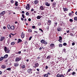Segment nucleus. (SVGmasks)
<instances>
[{
    "instance_id": "obj_1",
    "label": "nucleus",
    "mask_w": 77,
    "mask_h": 77,
    "mask_svg": "<svg viewBox=\"0 0 77 77\" xmlns=\"http://www.w3.org/2000/svg\"><path fill=\"white\" fill-rule=\"evenodd\" d=\"M40 42L41 43H43V44H44V45H46V44H48L47 42L44 40V39L41 40Z\"/></svg>"
},
{
    "instance_id": "obj_2",
    "label": "nucleus",
    "mask_w": 77,
    "mask_h": 77,
    "mask_svg": "<svg viewBox=\"0 0 77 77\" xmlns=\"http://www.w3.org/2000/svg\"><path fill=\"white\" fill-rule=\"evenodd\" d=\"M4 49L5 53H9V51H9V50L8 49V48L7 47H5Z\"/></svg>"
},
{
    "instance_id": "obj_3",
    "label": "nucleus",
    "mask_w": 77,
    "mask_h": 77,
    "mask_svg": "<svg viewBox=\"0 0 77 77\" xmlns=\"http://www.w3.org/2000/svg\"><path fill=\"white\" fill-rule=\"evenodd\" d=\"M21 59H22V58L20 57H17L15 59V61L19 62V61H20V60H21Z\"/></svg>"
},
{
    "instance_id": "obj_4",
    "label": "nucleus",
    "mask_w": 77,
    "mask_h": 77,
    "mask_svg": "<svg viewBox=\"0 0 77 77\" xmlns=\"http://www.w3.org/2000/svg\"><path fill=\"white\" fill-rule=\"evenodd\" d=\"M58 3V2H57V1H54V2H53L52 4V6H54V7H56V5L58 4H57Z\"/></svg>"
},
{
    "instance_id": "obj_5",
    "label": "nucleus",
    "mask_w": 77,
    "mask_h": 77,
    "mask_svg": "<svg viewBox=\"0 0 77 77\" xmlns=\"http://www.w3.org/2000/svg\"><path fill=\"white\" fill-rule=\"evenodd\" d=\"M50 48H51V49H53V48H54L55 47V46L54 45V44L52 43L50 45Z\"/></svg>"
},
{
    "instance_id": "obj_6",
    "label": "nucleus",
    "mask_w": 77,
    "mask_h": 77,
    "mask_svg": "<svg viewBox=\"0 0 77 77\" xmlns=\"http://www.w3.org/2000/svg\"><path fill=\"white\" fill-rule=\"evenodd\" d=\"M39 9L41 11H44V10H45V7L43 6H40V7Z\"/></svg>"
},
{
    "instance_id": "obj_7",
    "label": "nucleus",
    "mask_w": 77,
    "mask_h": 77,
    "mask_svg": "<svg viewBox=\"0 0 77 77\" xmlns=\"http://www.w3.org/2000/svg\"><path fill=\"white\" fill-rule=\"evenodd\" d=\"M27 72L29 74H32V70L31 69H29L27 70Z\"/></svg>"
},
{
    "instance_id": "obj_8",
    "label": "nucleus",
    "mask_w": 77,
    "mask_h": 77,
    "mask_svg": "<svg viewBox=\"0 0 77 77\" xmlns=\"http://www.w3.org/2000/svg\"><path fill=\"white\" fill-rule=\"evenodd\" d=\"M34 65L35 66H34V68H35V67H38L39 66V64L38 63H34Z\"/></svg>"
},
{
    "instance_id": "obj_9",
    "label": "nucleus",
    "mask_w": 77,
    "mask_h": 77,
    "mask_svg": "<svg viewBox=\"0 0 77 77\" xmlns=\"http://www.w3.org/2000/svg\"><path fill=\"white\" fill-rule=\"evenodd\" d=\"M26 8L27 10H29L30 9V5L29 4H27V6H26Z\"/></svg>"
},
{
    "instance_id": "obj_10",
    "label": "nucleus",
    "mask_w": 77,
    "mask_h": 77,
    "mask_svg": "<svg viewBox=\"0 0 77 77\" xmlns=\"http://www.w3.org/2000/svg\"><path fill=\"white\" fill-rule=\"evenodd\" d=\"M47 24L48 26H49V25H51V20H48V21Z\"/></svg>"
},
{
    "instance_id": "obj_11",
    "label": "nucleus",
    "mask_w": 77,
    "mask_h": 77,
    "mask_svg": "<svg viewBox=\"0 0 77 77\" xmlns=\"http://www.w3.org/2000/svg\"><path fill=\"white\" fill-rule=\"evenodd\" d=\"M19 65V64H18V63L16 62L14 63V66H18Z\"/></svg>"
},
{
    "instance_id": "obj_12",
    "label": "nucleus",
    "mask_w": 77,
    "mask_h": 77,
    "mask_svg": "<svg viewBox=\"0 0 77 77\" xmlns=\"http://www.w3.org/2000/svg\"><path fill=\"white\" fill-rule=\"evenodd\" d=\"M68 15L69 17H73V16H74V14H73V13H69V14Z\"/></svg>"
},
{
    "instance_id": "obj_13",
    "label": "nucleus",
    "mask_w": 77,
    "mask_h": 77,
    "mask_svg": "<svg viewBox=\"0 0 77 77\" xmlns=\"http://www.w3.org/2000/svg\"><path fill=\"white\" fill-rule=\"evenodd\" d=\"M63 10L64 12H66V11H68V8H64V7H63Z\"/></svg>"
},
{
    "instance_id": "obj_14",
    "label": "nucleus",
    "mask_w": 77,
    "mask_h": 77,
    "mask_svg": "<svg viewBox=\"0 0 77 77\" xmlns=\"http://www.w3.org/2000/svg\"><path fill=\"white\" fill-rule=\"evenodd\" d=\"M37 59L38 60H42L43 59L42 58L38 57L37 58Z\"/></svg>"
},
{
    "instance_id": "obj_15",
    "label": "nucleus",
    "mask_w": 77,
    "mask_h": 77,
    "mask_svg": "<svg viewBox=\"0 0 77 77\" xmlns=\"http://www.w3.org/2000/svg\"><path fill=\"white\" fill-rule=\"evenodd\" d=\"M57 22L56 21H55L54 22V26L56 27V26H57Z\"/></svg>"
},
{
    "instance_id": "obj_16",
    "label": "nucleus",
    "mask_w": 77,
    "mask_h": 77,
    "mask_svg": "<svg viewBox=\"0 0 77 77\" xmlns=\"http://www.w3.org/2000/svg\"><path fill=\"white\" fill-rule=\"evenodd\" d=\"M21 37L22 38H24V33H23V32L22 33V34L21 35Z\"/></svg>"
},
{
    "instance_id": "obj_17",
    "label": "nucleus",
    "mask_w": 77,
    "mask_h": 77,
    "mask_svg": "<svg viewBox=\"0 0 77 77\" xmlns=\"http://www.w3.org/2000/svg\"><path fill=\"white\" fill-rule=\"evenodd\" d=\"M5 37H2L0 39V41H3L5 39Z\"/></svg>"
},
{
    "instance_id": "obj_18",
    "label": "nucleus",
    "mask_w": 77,
    "mask_h": 77,
    "mask_svg": "<svg viewBox=\"0 0 77 77\" xmlns=\"http://www.w3.org/2000/svg\"><path fill=\"white\" fill-rule=\"evenodd\" d=\"M50 4L48 2H46L45 3V5H46L47 6H50Z\"/></svg>"
},
{
    "instance_id": "obj_19",
    "label": "nucleus",
    "mask_w": 77,
    "mask_h": 77,
    "mask_svg": "<svg viewBox=\"0 0 77 77\" xmlns=\"http://www.w3.org/2000/svg\"><path fill=\"white\" fill-rule=\"evenodd\" d=\"M10 29L11 30H14L15 29V26H11L10 27Z\"/></svg>"
},
{
    "instance_id": "obj_20",
    "label": "nucleus",
    "mask_w": 77,
    "mask_h": 77,
    "mask_svg": "<svg viewBox=\"0 0 77 77\" xmlns=\"http://www.w3.org/2000/svg\"><path fill=\"white\" fill-rule=\"evenodd\" d=\"M51 55H48L46 59H49V60H50V58H51Z\"/></svg>"
},
{
    "instance_id": "obj_21",
    "label": "nucleus",
    "mask_w": 77,
    "mask_h": 77,
    "mask_svg": "<svg viewBox=\"0 0 77 77\" xmlns=\"http://www.w3.org/2000/svg\"><path fill=\"white\" fill-rule=\"evenodd\" d=\"M57 30L58 32H60V31L61 30V28H60V27H58V28H57Z\"/></svg>"
},
{
    "instance_id": "obj_22",
    "label": "nucleus",
    "mask_w": 77,
    "mask_h": 77,
    "mask_svg": "<svg viewBox=\"0 0 77 77\" xmlns=\"http://www.w3.org/2000/svg\"><path fill=\"white\" fill-rule=\"evenodd\" d=\"M34 3L35 5H36V4H37V3H38V0H35L34 1Z\"/></svg>"
},
{
    "instance_id": "obj_23",
    "label": "nucleus",
    "mask_w": 77,
    "mask_h": 77,
    "mask_svg": "<svg viewBox=\"0 0 77 77\" xmlns=\"http://www.w3.org/2000/svg\"><path fill=\"white\" fill-rule=\"evenodd\" d=\"M8 57V55L6 54L4 56V59H6Z\"/></svg>"
},
{
    "instance_id": "obj_24",
    "label": "nucleus",
    "mask_w": 77,
    "mask_h": 77,
    "mask_svg": "<svg viewBox=\"0 0 77 77\" xmlns=\"http://www.w3.org/2000/svg\"><path fill=\"white\" fill-rule=\"evenodd\" d=\"M28 32H29V33H31L32 32V30L30 29H28Z\"/></svg>"
},
{
    "instance_id": "obj_25",
    "label": "nucleus",
    "mask_w": 77,
    "mask_h": 77,
    "mask_svg": "<svg viewBox=\"0 0 77 77\" xmlns=\"http://www.w3.org/2000/svg\"><path fill=\"white\" fill-rule=\"evenodd\" d=\"M7 27L8 29H11V26L9 24H8L7 25Z\"/></svg>"
},
{
    "instance_id": "obj_26",
    "label": "nucleus",
    "mask_w": 77,
    "mask_h": 77,
    "mask_svg": "<svg viewBox=\"0 0 77 77\" xmlns=\"http://www.w3.org/2000/svg\"><path fill=\"white\" fill-rule=\"evenodd\" d=\"M36 18H37L38 20H39L40 19H41V17L40 16H38L36 17Z\"/></svg>"
},
{
    "instance_id": "obj_27",
    "label": "nucleus",
    "mask_w": 77,
    "mask_h": 77,
    "mask_svg": "<svg viewBox=\"0 0 77 77\" xmlns=\"http://www.w3.org/2000/svg\"><path fill=\"white\" fill-rule=\"evenodd\" d=\"M44 77H48V74H44V75H43Z\"/></svg>"
},
{
    "instance_id": "obj_28",
    "label": "nucleus",
    "mask_w": 77,
    "mask_h": 77,
    "mask_svg": "<svg viewBox=\"0 0 77 77\" xmlns=\"http://www.w3.org/2000/svg\"><path fill=\"white\" fill-rule=\"evenodd\" d=\"M14 9H20V7H19V6L18 7H14Z\"/></svg>"
},
{
    "instance_id": "obj_29",
    "label": "nucleus",
    "mask_w": 77,
    "mask_h": 77,
    "mask_svg": "<svg viewBox=\"0 0 77 77\" xmlns=\"http://www.w3.org/2000/svg\"><path fill=\"white\" fill-rule=\"evenodd\" d=\"M15 5L16 6H18V2L16 1L15 3Z\"/></svg>"
},
{
    "instance_id": "obj_30",
    "label": "nucleus",
    "mask_w": 77,
    "mask_h": 77,
    "mask_svg": "<svg viewBox=\"0 0 77 77\" xmlns=\"http://www.w3.org/2000/svg\"><path fill=\"white\" fill-rule=\"evenodd\" d=\"M22 68H26V66L25 65H23L21 66Z\"/></svg>"
},
{
    "instance_id": "obj_31",
    "label": "nucleus",
    "mask_w": 77,
    "mask_h": 77,
    "mask_svg": "<svg viewBox=\"0 0 77 77\" xmlns=\"http://www.w3.org/2000/svg\"><path fill=\"white\" fill-rule=\"evenodd\" d=\"M4 58L3 57H1L0 58V61H2V60H3V58Z\"/></svg>"
},
{
    "instance_id": "obj_32",
    "label": "nucleus",
    "mask_w": 77,
    "mask_h": 77,
    "mask_svg": "<svg viewBox=\"0 0 77 77\" xmlns=\"http://www.w3.org/2000/svg\"><path fill=\"white\" fill-rule=\"evenodd\" d=\"M11 45H14L15 44V42H11Z\"/></svg>"
},
{
    "instance_id": "obj_33",
    "label": "nucleus",
    "mask_w": 77,
    "mask_h": 77,
    "mask_svg": "<svg viewBox=\"0 0 77 77\" xmlns=\"http://www.w3.org/2000/svg\"><path fill=\"white\" fill-rule=\"evenodd\" d=\"M1 12L3 14V15H4V14H5V13H6V11H2Z\"/></svg>"
},
{
    "instance_id": "obj_34",
    "label": "nucleus",
    "mask_w": 77,
    "mask_h": 77,
    "mask_svg": "<svg viewBox=\"0 0 77 77\" xmlns=\"http://www.w3.org/2000/svg\"><path fill=\"white\" fill-rule=\"evenodd\" d=\"M69 21L70 22H71V23H72V22H73V20H72V19H70Z\"/></svg>"
},
{
    "instance_id": "obj_35",
    "label": "nucleus",
    "mask_w": 77,
    "mask_h": 77,
    "mask_svg": "<svg viewBox=\"0 0 77 77\" xmlns=\"http://www.w3.org/2000/svg\"><path fill=\"white\" fill-rule=\"evenodd\" d=\"M59 40H60V41L62 39V38L61 36H59Z\"/></svg>"
},
{
    "instance_id": "obj_36",
    "label": "nucleus",
    "mask_w": 77,
    "mask_h": 77,
    "mask_svg": "<svg viewBox=\"0 0 77 77\" xmlns=\"http://www.w3.org/2000/svg\"><path fill=\"white\" fill-rule=\"evenodd\" d=\"M2 68H6V66L4 65H3L2 66Z\"/></svg>"
},
{
    "instance_id": "obj_37",
    "label": "nucleus",
    "mask_w": 77,
    "mask_h": 77,
    "mask_svg": "<svg viewBox=\"0 0 77 77\" xmlns=\"http://www.w3.org/2000/svg\"><path fill=\"white\" fill-rule=\"evenodd\" d=\"M11 68H8L7 69V70H8V71H11Z\"/></svg>"
},
{
    "instance_id": "obj_38",
    "label": "nucleus",
    "mask_w": 77,
    "mask_h": 77,
    "mask_svg": "<svg viewBox=\"0 0 77 77\" xmlns=\"http://www.w3.org/2000/svg\"><path fill=\"white\" fill-rule=\"evenodd\" d=\"M66 45H67V44L66 43H63V45H64V46H66Z\"/></svg>"
},
{
    "instance_id": "obj_39",
    "label": "nucleus",
    "mask_w": 77,
    "mask_h": 77,
    "mask_svg": "<svg viewBox=\"0 0 77 77\" xmlns=\"http://www.w3.org/2000/svg\"><path fill=\"white\" fill-rule=\"evenodd\" d=\"M3 14L2 12H1L0 14V17H2V16H3Z\"/></svg>"
},
{
    "instance_id": "obj_40",
    "label": "nucleus",
    "mask_w": 77,
    "mask_h": 77,
    "mask_svg": "<svg viewBox=\"0 0 77 77\" xmlns=\"http://www.w3.org/2000/svg\"><path fill=\"white\" fill-rule=\"evenodd\" d=\"M63 45L62 44H60L59 45V47H62L63 46Z\"/></svg>"
},
{
    "instance_id": "obj_41",
    "label": "nucleus",
    "mask_w": 77,
    "mask_h": 77,
    "mask_svg": "<svg viewBox=\"0 0 77 77\" xmlns=\"http://www.w3.org/2000/svg\"><path fill=\"white\" fill-rule=\"evenodd\" d=\"M26 15L28 16V15H29V12H27L26 13Z\"/></svg>"
},
{
    "instance_id": "obj_42",
    "label": "nucleus",
    "mask_w": 77,
    "mask_h": 77,
    "mask_svg": "<svg viewBox=\"0 0 77 77\" xmlns=\"http://www.w3.org/2000/svg\"><path fill=\"white\" fill-rule=\"evenodd\" d=\"M22 17H23V18H25V16H24V14H22Z\"/></svg>"
},
{
    "instance_id": "obj_43",
    "label": "nucleus",
    "mask_w": 77,
    "mask_h": 77,
    "mask_svg": "<svg viewBox=\"0 0 77 77\" xmlns=\"http://www.w3.org/2000/svg\"><path fill=\"white\" fill-rule=\"evenodd\" d=\"M60 75L59 74H58L57 75H56V77H60Z\"/></svg>"
},
{
    "instance_id": "obj_44",
    "label": "nucleus",
    "mask_w": 77,
    "mask_h": 77,
    "mask_svg": "<svg viewBox=\"0 0 77 77\" xmlns=\"http://www.w3.org/2000/svg\"><path fill=\"white\" fill-rule=\"evenodd\" d=\"M50 73H51V72H48L47 74H48V75H51V74H50Z\"/></svg>"
},
{
    "instance_id": "obj_45",
    "label": "nucleus",
    "mask_w": 77,
    "mask_h": 77,
    "mask_svg": "<svg viewBox=\"0 0 77 77\" xmlns=\"http://www.w3.org/2000/svg\"><path fill=\"white\" fill-rule=\"evenodd\" d=\"M74 19L75 21H77V17H75L74 18Z\"/></svg>"
},
{
    "instance_id": "obj_46",
    "label": "nucleus",
    "mask_w": 77,
    "mask_h": 77,
    "mask_svg": "<svg viewBox=\"0 0 77 77\" xmlns=\"http://www.w3.org/2000/svg\"><path fill=\"white\" fill-rule=\"evenodd\" d=\"M75 72H72V75H75Z\"/></svg>"
},
{
    "instance_id": "obj_47",
    "label": "nucleus",
    "mask_w": 77,
    "mask_h": 77,
    "mask_svg": "<svg viewBox=\"0 0 77 77\" xmlns=\"http://www.w3.org/2000/svg\"><path fill=\"white\" fill-rule=\"evenodd\" d=\"M11 3L13 4V3H14V1L13 0H11Z\"/></svg>"
},
{
    "instance_id": "obj_48",
    "label": "nucleus",
    "mask_w": 77,
    "mask_h": 77,
    "mask_svg": "<svg viewBox=\"0 0 77 77\" xmlns=\"http://www.w3.org/2000/svg\"><path fill=\"white\" fill-rule=\"evenodd\" d=\"M7 42H8V44H9V43H10V42H11V40H8L7 41Z\"/></svg>"
},
{
    "instance_id": "obj_49",
    "label": "nucleus",
    "mask_w": 77,
    "mask_h": 77,
    "mask_svg": "<svg viewBox=\"0 0 77 77\" xmlns=\"http://www.w3.org/2000/svg\"><path fill=\"white\" fill-rule=\"evenodd\" d=\"M32 36L30 37L29 38V41H30V40H31V39H32Z\"/></svg>"
},
{
    "instance_id": "obj_50",
    "label": "nucleus",
    "mask_w": 77,
    "mask_h": 77,
    "mask_svg": "<svg viewBox=\"0 0 77 77\" xmlns=\"http://www.w3.org/2000/svg\"><path fill=\"white\" fill-rule=\"evenodd\" d=\"M71 69H69L68 70L67 72H70V71H71Z\"/></svg>"
},
{
    "instance_id": "obj_51",
    "label": "nucleus",
    "mask_w": 77,
    "mask_h": 77,
    "mask_svg": "<svg viewBox=\"0 0 77 77\" xmlns=\"http://www.w3.org/2000/svg\"><path fill=\"white\" fill-rule=\"evenodd\" d=\"M36 28V26H32V29H35Z\"/></svg>"
},
{
    "instance_id": "obj_52",
    "label": "nucleus",
    "mask_w": 77,
    "mask_h": 77,
    "mask_svg": "<svg viewBox=\"0 0 77 77\" xmlns=\"http://www.w3.org/2000/svg\"><path fill=\"white\" fill-rule=\"evenodd\" d=\"M39 30H40V31H42V32H43V30H42V29L41 28L39 29Z\"/></svg>"
},
{
    "instance_id": "obj_53",
    "label": "nucleus",
    "mask_w": 77,
    "mask_h": 77,
    "mask_svg": "<svg viewBox=\"0 0 77 77\" xmlns=\"http://www.w3.org/2000/svg\"><path fill=\"white\" fill-rule=\"evenodd\" d=\"M18 39H19L18 41H19V42H22V40H21V39L19 38Z\"/></svg>"
},
{
    "instance_id": "obj_54",
    "label": "nucleus",
    "mask_w": 77,
    "mask_h": 77,
    "mask_svg": "<svg viewBox=\"0 0 77 77\" xmlns=\"http://www.w3.org/2000/svg\"><path fill=\"white\" fill-rule=\"evenodd\" d=\"M48 67L47 66H46L45 69H48Z\"/></svg>"
},
{
    "instance_id": "obj_55",
    "label": "nucleus",
    "mask_w": 77,
    "mask_h": 77,
    "mask_svg": "<svg viewBox=\"0 0 77 77\" xmlns=\"http://www.w3.org/2000/svg\"><path fill=\"white\" fill-rule=\"evenodd\" d=\"M3 28L4 29H6V26H3Z\"/></svg>"
},
{
    "instance_id": "obj_56",
    "label": "nucleus",
    "mask_w": 77,
    "mask_h": 77,
    "mask_svg": "<svg viewBox=\"0 0 77 77\" xmlns=\"http://www.w3.org/2000/svg\"><path fill=\"white\" fill-rule=\"evenodd\" d=\"M31 12H33V11H34V9L32 8V9H31Z\"/></svg>"
},
{
    "instance_id": "obj_57",
    "label": "nucleus",
    "mask_w": 77,
    "mask_h": 77,
    "mask_svg": "<svg viewBox=\"0 0 77 77\" xmlns=\"http://www.w3.org/2000/svg\"><path fill=\"white\" fill-rule=\"evenodd\" d=\"M70 35L71 36H73V34H72V33H71Z\"/></svg>"
},
{
    "instance_id": "obj_58",
    "label": "nucleus",
    "mask_w": 77,
    "mask_h": 77,
    "mask_svg": "<svg viewBox=\"0 0 77 77\" xmlns=\"http://www.w3.org/2000/svg\"><path fill=\"white\" fill-rule=\"evenodd\" d=\"M26 21H27V19L26 18H25L24 19V21L25 22V23H26Z\"/></svg>"
},
{
    "instance_id": "obj_59",
    "label": "nucleus",
    "mask_w": 77,
    "mask_h": 77,
    "mask_svg": "<svg viewBox=\"0 0 77 77\" xmlns=\"http://www.w3.org/2000/svg\"><path fill=\"white\" fill-rule=\"evenodd\" d=\"M21 53V51H20L18 52L17 54H20Z\"/></svg>"
},
{
    "instance_id": "obj_60",
    "label": "nucleus",
    "mask_w": 77,
    "mask_h": 77,
    "mask_svg": "<svg viewBox=\"0 0 77 77\" xmlns=\"http://www.w3.org/2000/svg\"><path fill=\"white\" fill-rule=\"evenodd\" d=\"M29 21H31V19L29 18L28 19Z\"/></svg>"
},
{
    "instance_id": "obj_61",
    "label": "nucleus",
    "mask_w": 77,
    "mask_h": 77,
    "mask_svg": "<svg viewBox=\"0 0 77 77\" xmlns=\"http://www.w3.org/2000/svg\"><path fill=\"white\" fill-rule=\"evenodd\" d=\"M22 14H23L25 13V12H24V11H23L21 12Z\"/></svg>"
},
{
    "instance_id": "obj_62",
    "label": "nucleus",
    "mask_w": 77,
    "mask_h": 77,
    "mask_svg": "<svg viewBox=\"0 0 77 77\" xmlns=\"http://www.w3.org/2000/svg\"><path fill=\"white\" fill-rule=\"evenodd\" d=\"M24 18H23V17H22L21 18V20H22V21H23V20H24Z\"/></svg>"
},
{
    "instance_id": "obj_63",
    "label": "nucleus",
    "mask_w": 77,
    "mask_h": 77,
    "mask_svg": "<svg viewBox=\"0 0 77 77\" xmlns=\"http://www.w3.org/2000/svg\"><path fill=\"white\" fill-rule=\"evenodd\" d=\"M60 77H64L63 76V75H60Z\"/></svg>"
},
{
    "instance_id": "obj_64",
    "label": "nucleus",
    "mask_w": 77,
    "mask_h": 77,
    "mask_svg": "<svg viewBox=\"0 0 77 77\" xmlns=\"http://www.w3.org/2000/svg\"><path fill=\"white\" fill-rule=\"evenodd\" d=\"M75 45V43L73 42L72 43V45Z\"/></svg>"
}]
</instances>
